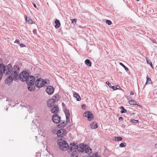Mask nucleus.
Listing matches in <instances>:
<instances>
[{"label":"nucleus","instance_id":"f257e3e1","mask_svg":"<svg viewBox=\"0 0 157 157\" xmlns=\"http://www.w3.org/2000/svg\"><path fill=\"white\" fill-rule=\"evenodd\" d=\"M35 77L32 75H30L26 81L28 84V90L30 91H34L35 86Z\"/></svg>","mask_w":157,"mask_h":157},{"label":"nucleus","instance_id":"f03ea898","mask_svg":"<svg viewBox=\"0 0 157 157\" xmlns=\"http://www.w3.org/2000/svg\"><path fill=\"white\" fill-rule=\"evenodd\" d=\"M57 143L60 148L63 151L66 150L69 147L68 144L65 140L62 139L58 140Z\"/></svg>","mask_w":157,"mask_h":157},{"label":"nucleus","instance_id":"7ed1b4c3","mask_svg":"<svg viewBox=\"0 0 157 157\" xmlns=\"http://www.w3.org/2000/svg\"><path fill=\"white\" fill-rule=\"evenodd\" d=\"M3 73L6 75H8L10 74L12 75L13 68L11 64H9L4 67L3 69Z\"/></svg>","mask_w":157,"mask_h":157},{"label":"nucleus","instance_id":"20e7f679","mask_svg":"<svg viewBox=\"0 0 157 157\" xmlns=\"http://www.w3.org/2000/svg\"><path fill=\"white\" fill-rule=\"evenodd\" d=\"M29 76L28 73L25 71L21 73L19 75V77L21 80L24 82L27 80Z\"/></svg>","mask_w":157,"mask_h":157},{"label":"nucleus","instance_id":"39448f33","mask_svg":"<svg viewBox=\"0 0 157 157\" xmlns=\"http://www.w3.org/2000/svg\"><path fill=\"white\" fill-rule=\"evenodd\" d=\"M13 71L12 72V75H13L14 80H17V77L18 76V74L19 72L20 68L17 65H14L13 68Z\"/></svg>","mask_w":157,"mask_h":157},{"label":"nucleus","instance_id":"423d86ee","mask_svg":"<svg viewBox=\"0 0 157 157\" xmlns=\"http://www.w3.org/2000/svg\"><path fill=\"white\" fill-rule=\"evenodd\" d=\"M47 81H44L41 78L38 79L35 82V84L38 88H41L44 86L45 84H47Z\"/></svg>","mask_w":157,"mask_h":157},{"label":"nucleus","instance_id":"0eeeda50","mask_svg":"<svg viewBox=\"0 0 157 157\" xmlns=\"http://www.w3.org/2000/svg\"><path fill=\"white\" fill-rule=\"evenodd\" d=\"M57 97L56 96L53 97L52 99H49L47 101V104L48 105L49 107H52L53 106V104L55 103V102L58 100Z\"/></svg>","mask_w":157,"mask_h":157},{"label":"nucleus","instance_id":"6e6552de","mask_svg":"<svg viewBox=\"0 0 157 157\" xmlns=\"http://www.w3.org/2000/svg\"><path fill=\"white\" fill-rule=\"evenodd\" d=\"M83 116L87 117L88 120L89 121L91 120L94 118V116L92 113L89 111L85 112L83 114Z\"/></svg>","mask_w":157,"mask_h":157},{"label":"nucleus","instance_id":"1a4fd4ad","mask_svg":"<svg viewBox=\"0 0 157 157\" xmlns=\"http://www.w3.org/2000/svg\"><path fill=\"white\" fill-rule=\"evenodd\" d=\"M66 133V131L65 129H61L58 130L57 132V135L58 137H63Z\"/></svg>","mask_w":157,"mask_h":157},{"label":"nucleus","instance_id":"9d476101","mask_svg":"<svg viewBox=\"0 0 157 157\" xmlns=\"http://www.w3.org/2000/svg\"><path fill=\"white\" fill-rule=\"evenodd\" d=\"M52 121L55 123H59L60 121V117L58 116L57 114H56L52 116Z\"/></svg>","mask_w":157,"mask_h":157},{"label":"nucleus","instance_id":"9b49d317","mask_svg":"<svg viewBox=\"0 0 157 157\" xmlns=\"http://www.w3.org/2000/svg\"><path fill=\"white\" fill-rule=\"evenodd\" d=\"M46 92L48 94H52L54 92V87L52 86H48L46 89Z\"/></svg>","mask_w":157,"mask_h":157},{"label":"nucleus","instance_id":"f8f14e48","mask_svg":"<svg viewBox=\"0 0 157 157\" xmlns=\"http://www.w3.org/2000/svg\"><path fill=\"white\" fill-rule=\"evenodd\" d=\"M13 79H14L13 75H10L5 80V83L8 85H10L11 82L13 81Z\"/></svg>","mask_w":157,"mask_h":157},{"label":"nucleus","instance_id":"ddd939ff","mask_svg":"<svg viewBox=\"0 0 157 157\" xmlns=\"http://www.w3.org/2000/svg\"><path fill=\"white\" fill-rule=\"evenodd\" d=\"M86 148V146L83 144H81L79 146L78 145L77 150L79 152H82L85 151Z\"/></svg>","mask_w":157,"mask_h":157},{"label":"nucleus","instance_id":"4468645a","mask_svg":"<svg viewBox=\"0 0 157 157\" xmlns=\"http://www.w3.org/2000/svg\"><path fill=\"white\" fill-rule=\"evenodd\" d=\"M52 107V108L51 109V112L52 113L57 114V113L58 112L59 109L58 108V106L56 105L55 106L54 105Z\"/></svg>","mask_w":157,"mask_h":157},{"label":"nucleus","instance_id":"2eb2a0df","mask_svg":"<svg viewBox=\"0 0 157 157\" xmlns=\"http://www.w3.org/2000/svg\"><path fill=\"white\" fill-rule=\"evenodd\" d=\"M128 102L129 104L131 105H137V106H138L140 107L141 108V105H139V104H137L136 102L134 100H129Z\"/></svg>","mask_w":157,"mask_h":157},{"label":"nucleus","instance_id":"dca6fc26","mask_svg":"<svg viewBox=\"0 0 157 157\" xmlns=\"http://www.w3.org/2000/svg\"><path fill=\"white\" fill-rule=\"evenodd\" d=\"M90 128L92 129H95L98 127V125L96 122H94L90 124Z\"/></svg>","mask_w":157,"mask_h":157},{"label":"nucleus","instance_id":"f3484780","mask_svg":"<svg viewBox=\"0 0 157 157\" xmlns=\"http://www.w3.org/2000/svg\"><path fill=\"white\" fill-rule=\"evenodd\" d=\"M85 151L86 153H87L89 155H90L92 152L91 149L89 147L86 148L85 150Z\"/></svg>","mask_w":157,"mask_h":157},{"label":"nucleus","instance_id":"a211bd4d","mask_svg":"<svg viewBox=\"0 0 157 157\" xmlns=\"http://www.w3.org/2000/svg\"><path fill=\"white\" fill-rule=\"evenodd\" d=\"M55 23L56 24L55 26V27L56 29L59 28L61 25L60 21L58 19H56L55 21Z\"/></svg>","mask_w":157,"mask_h":157},{"label":"nucleus","instance_id":"6ab92c4d","mask_svg":"<svg viewBox=\"0 0 157 157\" xmlns=\"http://www.w3.org/2000/svg\"><path fill=\"white\" fill-rule=\"evenodd\" d=\"M73 95L74 97L76 98V100L77 101H79L81 100V98L78 94L74 92L73 94Z\"/></svg>","mask_w":157,"mask_h":157},{"label":"nucleus","instance_id":"aec40b11","mask_svg":"<svg viewBox=\"0 0 157 157\" xmlns=\"http://www.w3.org/2000/svg\"><path fill=\"white\" fill-rule=\"evenodd\" d=\"M72 152L71 155V157H78L77 155L78 152L76 150L72 151Z\"/></svg>","mask_w":157,"mask_h":157},{"label":"nucleus","instance_id":"412c9836","mask_svg":"<svg viewBox=\"0 0 157 157\" xmlns=\"http://www.w3.org/2000/svg\"><path fill=\"white\" fill-rule=\"evenodd\" d=\"M85 63L88 67H91V63L89 59H86L85 61Z\"/></svg>","mask_w":157,"mask_h":157},{"label":"nucleus","instance_id":"4be33fe9","mask_svg":"<svg viewBox=\"0 0 157 157\" xmlns=\"http://www.w3.org/2000/svg\"><path fill=\"white\" fill-rule=\"evenodd\" d=\"M146 82L145 83V85H147L148 84H150L151 82V79L147 75L146 77Z\"/></svg>","mask_w":157,"mask_h":157},{"label":"nucleus","instance_id":"5701e85b","mask_svg":"<svg viewBox=\"0 0 157 157\" xmlns=\"http://www.w3.org/2000/svg\"><path fill=\"white\" fill-rule=\"evenodd\" d=\"M146 59L147 63L149 64L152 68H153L152 64L150 60L147 57H146Z\"/></svg>","mask_w":157,"mask_h":157},{"label":"nucleus","instance_id":"b1692460","mask_svg":"<svg viewBox=\"0 0 157 157\" xmlns=\"http://www.w3.org/2000/svg\"><path fill=\"white\" fill-rule=\"evenodd\" d=\"M78 147V145H75V146H71L70 148V150L71 151H73L76 150L77 149V147Z\"/></svg>","mask_w":157,"mask_h":157},{"label":"nucleus","instance_id":"393cba45","mask_svg":"<svg viewBox=\"0 0 157 157\" xmlns=\"http://www.w3.org/2000/svg\"><path fill=\"white\" fill-rule=\"evenodd\" d=\"M64 112L66 117H70V114L68 110L65 109L64 110Z\"/></svg>","mask_w":157,"mask_h":157},{"label":"nucleus","instance_id":"a878e982","mask_svg":"<svg viewBox=\"0 0 157 157\" xmlns=\"http://www.w3.org/2000/svg\"><path fill=\"white\" fill-rule=\"evenodd\" d=\"M60 123L61 126H60V124H57V126L58 128H61L62 127L63 128L65 126V124L64 122H61Z\"/></svg>","mask_w":157,"mask_h":157},{"label":"nucleus","instance_id":"bb28decb","mask_svg":"<svg viewBox=\"0 0 157 157\" xmlns=\"http://www.w3.org/2000/svg\"><path fill=\"white\" fill-rule=\"evenodd\" d=\"M25 21L27 23L29 24H31L33 23V21L29 18H27V17L25 18Z\"/></svg>","mask_w":157,"mask_h":157},{"label":"nucleus","instance_id":"cd10ccee","mask_svg":"<svg viewBox=\"0 0 157 157\" xmlns=\"http://www.w3.org/2000/svg\"><path fill=\"white\" fill-rule=\"evenodd\" d=\"M122 138L121 137H115V140L116 141H119L122 140Z\"/></svg>","mask_w":157,"mask_h":157},{"label":"nucleus","instance_id":"c85d7f7f","mask_svg":"<svg viewBox=\"0 0 157 157\" xmlns=\"http://www.w3.org/2000/svg\"><path fill=\"white\" fill-rule=\"evenodd\" d=\"M119 64L124 68L126 71H128V68L126 67L123 63H120Z\"/></svg>","mask_w":157,"mask_h":157},{"label":"nucleus","instance_id":"c756f323","mask_svg":"<svg viewBox=\"0 0 157 157\" xmlns=\"http://www.w3.org/2000/svg\"><path fill=\"white\" fill-rule=\"evenodd\" d=\"M126 146V144L125 143H122L119 145V147H125Z\"/></svg>","mask_w":157,"mask_h":157},{"label":"nucleus","instance_id":"7c9ffc66","mask_svg":"<svg viewBox=\"0 0 157 157\" xmlns=\"http://www.w3.org/2000/svg\"><path fill=\"white\" fill-rule=\"evenodd\" d=\"M71 23L74 25H75L76 23L77 19H71Z\"/></svg>","mask_w":157,"mask_h":157},{"label":"nucleus","instance_id":"2f4dec72","mask_svg":"<svg viewBox=\"0 0 157 157\" xmlns=\"http://www.w3.org/2000/svg\"><path fill=\"white\" fill-rule=\"evenodd\" d=\"M131 122L132 123H137L138 122V120L132 119L131 120Z\"/></svg>","mask_w":157,"mask_h":157},{"label":"nucleus","instance_id":"473e14b6","mask_svg":"<svg viewBox=\"0 0 157 157\" xmlns=\"http://www.w3.org/2000/svg\"><path fill=\"white\" fill-rule=\"evenodd\" d=\"M127 110L126 109H121L120 111L121 113H126L127 112Z\"/></svg>","mask_w":157,"mask_h":157},{"label":"nucleus","instance_id":"72a5a7b5","mask_svg":"<svg viewBox=\"0 0 157 157\" xmlns=\"http://www.w3.org/2000/svg\"><path fill=\"white\" fill-rule=\"evenodd\" d=\"M106 24H107L108 25H110L112 24L111 21H110L108 20H106Z\"/></svg>","mask_w":157,"mask_h":157},{"label":"nucleus","instance_id":"f704fd0d","mask_svg":"<svg viewBox=\"0 0 157 157\" xmlns=\"http://www.w3.org/2000/svg\"><path fill=\"white\" fill-rule=\"evenodd\" d=\"M5 66V65L3 64L0 63V68H1L2 70H3Z\"/></svg>","mask_w":157,"mask_h":157},{"label":"nucleus","instance_id":"c9c22d12","mask_svg":"<svg viewBox=\"0 0 157 157\" xmlns=\"http://www.w3.org/2000/svg\"><path fill=\"white\" fill-rule=\"evenodd\" d=\"M3 76V72L2 70H0V81L2 79Z\"/></svg>","mask_w":157,"mask_h":157},{"label":"nucleus","instance_id":"e433bc0d","mask_svg":"<svg viewBox=\"0 0 157 157\" xmlns=\"http://www.w3.org/2000/svg\"><path fill=\"white\" fill-rule=\"evenodd\" d=\"M77 145V144H76V143H75V142H73V143H71L70 144V145L71 146H75V145Z\"/></svg>","mask_w":157,"mask_h":157},{"label":"nucleus","instance_id":"4c0bfd02","mask_svg":"<svg viewBox=\"0 0 157 157\" xmlns=\"http://www.w3.org/2000/svg\"><path fill=\"white\" fill-rule=\"evenodd\" d=\"M111 88H112L114 90H115L117 89V88L116 86H112Z\"/></svg>","mask_w":157,"mask_h":157},{"label":"nucleus","instance_id":"58836bf2","mask_svg":"<svg viewBox=\"0 0 157 157\" xmlns=\"http://www.w3.org/2000/svg\"><path fill=\"white\" fill-rule=\"evenodd\" d=\"M106 83L108 84V86L109 87H110V88H111L112 85H111V84L109 83V82H108V81L106 82Z\"/></svg>","mask_w":157,"mask_h":157},{"label":"nucleus","instance_id":"ea45409f","mask_svg":"<svg viewBox=\"0 0 157 157\" xmlns=\"http://www.w3.org/2000/svg\"><path fill=\"white\" fill-rule=\"evenodd\" d=\"M70 117H66V121L67 122H68L70 121Z\"/></svg>","mask_w":157,"mask_h":157},{"label":"nucleus","instance_id":"a19ab883","mask_svg":"<svg viewBox=\"0 0 157 157\" xmlns=\"http://www.w3.org/2000/svg\"><path fill=\"white\" fill-rule=\"evenodd\" d=\"M4 98V96L2 94H0V100Z\"/></svg>","mask_w":157,"mask_h":157},{"label":"nucleus","instance_id":"79ce46f5","mask_svg":"<svg viewBox=\"0 0 157 157\" xmlns=\"http://www.w3.org/2000/svg\"><path fill=\"white\" fill-rule=\"evenodd\" d=\"M123 119H124V118L123 117H119L118 118V120L120 121H122L123 120Z\"/></svg>","mask_w":157,"mask_h":157},{"label":"nucleus","instance_id":"37998d69","mask_svg":"<svg viewBox=\"0 0 157 157\" xmlns=\"http://www.w3.org/2000/svg\"><path fill=\"white\" fill-rule=\"evenodd\" d=\"M14 43L19 44L20 43V41L18 39H17L15 41Z\"/></svg>","mask_w":157,"mask_h":157},{"label":"nucleus","instance_id":"c03bdc74","mask_svg":"<svg viewBox=\"0 0 157 157\" xmlns=\"http://www.w3.org/2000/svg\"><path fill=\"white\" fill-rule=\"evenodd\" d=\"M20 45V47L21 48H23L25 46V45L22 44H21Z\"/></svg>","mask_w":157,"mask_h":157},{"label":"nucleus","instance_id":"a18cd8bd","mask_svg":"<svg viewBox=\"0 0 157 157\" xmlns=\"http://www.w3.org/2000/svg\"><path fill=\"white\" fill-rule=\"evenodd\" d=\"M119 109H121H121H124V107H123V106H121V107H119Z\"/></svg>","mask_w":157,"mask_h":157},{"label":"nucleus","instance_id":"49530a36","mask_svg":"<svg viewBox=\"0 0 157 157\" xmlns=\"http://www.w3.org/2000/svg\"><path fill=\"white\" fill-rule=\"evenodd\" d=\"M33 6L35 8H36V5L35 3H33Z\"/></svg>","mask_w":157,"mask_h":157},{"label":"nucleus","instance_id":"de8ad7c7","mask_svg":"<svg viewBox=\"0 0 157 157\" xmlns=\"http://www.w3.org/2000/svg\"><path fill=\"white\" fill-rule=\"evenodd\" d=\"M83 106H86V105H85L83 104L82 105V108L83 109H84V108L83 107Z\"/></svg>","mask_w":157,"mask_h":157},{"label":"nucleus","instance_id":"09e8293b","mask_svg":"<svg viewBox=\"0 0 157 157\" xmlns=\"http://www.w3.org/2000/svg\"><path fill=\"white\" fill-rule=\"evenodd\" d=\"M134 92H133V91H131L130 92V95H133L134 94Z\"/></svg>","mask_w":157,"mask_h":157},{"label":"nucleus","instance_id":"8fccbe9b","mask_svg":"<svg viewBox=\"0 0 157 157\" xmlns=\"http://www.w3.org/2000/svg\"><path fill=\"white\" fill-rule=\"evenodd\" d=\"M90 157H98V156L97 155H95L94 156L91 155Z\"/></svg>","mask_w":157,"mask_h":157},{"label":"nucleus","instance_id":"3c124183","mask_svg":"<svg viewBox=\"0 0 157 157\" xmlns=\"http://www.w3.org/2000/svg\"><path fill=\"white\" fill-rule=\"evenodd\" d=\"M8 101L9 102L11 103L12 102V101L11 100H10V101H9V100H6V101Z\"/></svg>","mask_w":157,"mask_h":157},{"label":"nucleus","instance_id":"603ef678","mask_svg":"<svg viewBox=\"0 0 157 157\" xmlns=\"http://www.w3.org/2000/svg\"><path fill=\"white\" fill-rule=\"evenodd\" d=\"M155 147L156 148H157V143L155 145Z\"/></svg>","mask_w":157,"mask_h":157},{"label":"nucleus","instance_id":"864d4df0","mask_svg":"<svg viewBox=\"0 0 157 157\" xmlns=\"http://www.w3.org/2000/svg\"><path fill=\"white\" fill-rule=\"evenodd\" d=\"M32 112H32V110H31L30 111V112H29V113H32Z\"/></svg>","mask_w":157,"mask_h":157},{"label":"nucleus","instance_id":"5fc2aeb1","mask_svg":"<svg viewBox=\"0 0 157 157\" xmlns=\"http://www.w3.org/2000/svg\"><path fill=\"white\" fill-rule=\"evenodd\" d=\"M62 105L63 106V105H64V104L63 103H62Z\"/></svg>","mask_w":157,"mask_h":157},{"label":"nucleus","instance_id":"6e6d98bb","mask_svg":"<svg viewBox=\"0 0 157 157\" xmlns=\"http://www.w3.org/2000/svg\"><path fill=\"white\" fill-rule=\"evenodd\" d=\"M8 108H6V110L7 111H8Z\"/></svg>","mask_w":157,"mask_h":157},{"label":"nucleus","instance_id":"4d7b16f0","mask_svg":"<svg viewBox=\"0 0 157 157\" xmlns=\"http://www.w3.org/2000/svg\"><path fill=\"white\" fill-rule=\"evenodd\" d=\"M15 105H13L12 106V107H14V106H15ZM11 107H12V106H11Z\"/></svg>","mask_w":157,"mask_h":157},{"label":"nucleus","instance_id":"13d9d810","mask_svg":"<svg viewBox=\"0 0 157 157\" xmlns=\"http://www.w3.org/2000/svg\"><path fill=\"white\" fill-rule=\"evenodd\" d=\"M34 120L33 121L32 123H33L34 122Z\"/></svg>","mask_w":157,"mask_h":157},{"label":"nucleus","instance_id":"bf43d9fd","mask_svg":"<svg viewBox=\"0 0 157 157\" xmlns=\"http://www.w3.org/2000/svg\"><path fill=\"white\" fill-rule=\"evenodd\" d=\"M9 105H11V104H9Z\"/></svg>","mask_w":157,"mask_h":157},{"label":"nucleus","instance_id":"052dcab7","mask_svg":"<svg viewBox=\"0 0 157 157\" xmlns=\"http://www.w3.org/2000/svg\"><path fill=\"white\" fill-rule=\"evenodd\" d=\"M36 139H37V136H36Z\"/></svg>","mask_w":157,"mask_h":157}]
</instances>
